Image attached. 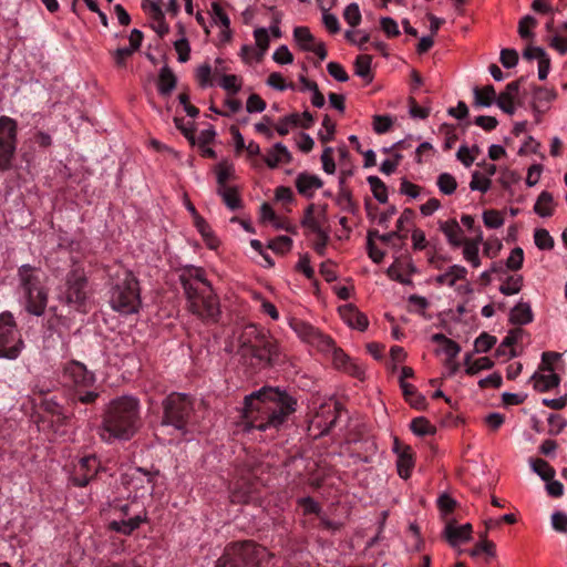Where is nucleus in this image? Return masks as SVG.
<instances>
[{
    "label": "nucleus",
    "instance_id": "obj_12",
    "mask_svg": "<svg viewBox=\"0 0 567 567\" xmlns=\"http://www.w3.org/2000/svg\"><path fill=\"white\" fill-rule=\"evenodd\" d=\"M18 123L12 117L0 116V171H8L17 150Z\"/></svg>",
    "mask_w": 567,
    "mask_h": 567
},
{
    "label": "nucleus",
    "instance_id": "obj_51",
    "mask_svg": "<svg viewBox=\"0 0 567 567\" xmlns=\"http://www.w3.org/2000/svg\"><path fill=\"white\" fill-rule=\"evenodd\" d=\"M537 20L533 16H525L518 22V34L522 39H533V29L537 25Z\"/></svg>",
    "mask_w": 567,
    "mask_h": 567
},
{
    "label": "nucleus",
    "instance_id": "obj_58",
    "mask_svg": "<svg viewBox=\"0 0 567 567\" xmlns=\"http://www.w3.org/2000/svg\"><path fill=\"white\" fill-rule=\"evenodd\" d=\"M321 128L318 133L319 140L322 143H327L333 140L334 132H336V124L334 122L326 115L322 120Z\"/></svg>",
    "mask_w": 567,
    "mask_h": 567
},
{
    "label": "nucleus",
    "instance_id": "obj_54",
    "mask_svg": "<svg viewBox=\"0 0 567 567\" xmlns=\"http://www.w3.org/2000/svg\"><path fill=\"white\" fill-rule=\"evenodd\" d=\"M534 240L535 245L542 250H550L555 244L550 234L544 228L535 230Z\"/></svg>",
    "mask_w": 567,
    "mask_h": 567
},
{
    "label": "nucleus",
    "instance_id": "obj_43",
    "mask_svg": "<svg viewBox=\"0 0 567 567\" xmlns=\"http://www.w3.org/2000/svg\"><path fill=\"white\" fill-rule=\"evenodd\" d=\"M523 288V276L511 275L507 276L503 284L499 286V292L504 296H513L518 293Z\"/></svg>",
    "mask_w": 567,
    "mask_h": 567
},
{
    "label": "nucleus",
    "instance_id": "obj_35",
    "mask_svg": "<svg viewBox=\"0 0 567 567\" xmlns=\"http://www.w3.org/2000/svg\"><path fill=\"white\" fill-rule=\"evenodd\" d=\"M432 341L441 346V350L446 355L447 360L455 359L461 351L458 343L445 337L443 333L433 334Z\"/></svg>",
    "mask_w": 567,
    "mask_h": 567
},
{
    "label": "nucleus",
    "instance_id": "obj_32",
    "mask_svg": "<svg viewBox=\"0 0 567 567\" xmlns=\"http://www.w3.org/2000/svg\"><path fill=\"white\" fill-rule=\"evenodd\" d=\"M534 315L528 302H518L509 313V321L514 324H528L533 321Z\"/></svg>",
    "mask_w": 567,
    "mask_h": 567
},
{
    "label": "nucleus",
    "instance_id": "obj_34",
    "mask_svg": "<svg viewBox=\"0 0 567 567\" xmlns=\"http://www.w3.org/2000/svg\"><path fill=\"white\" fill-rule=\"evenodd\" d=\"M532 380H534L535 390L539 392H546L556 388L560 381L559 377L554 371L548 373H534Z\"/></svg>",
    "mask_w": 567,
    "mask_h": 567
},
{
    "label": "nucleus",
    "instance_id": "obj_45",
    "mask_svg": "<svg viewBox=\"0 0 567 567\" xmlns=\"http://www.w3.org/2000/svg\"><path fill=\"white\" fill-rule=\"evenodd\" d=\"M300 114L291 113L287 116L279 118L275 128L280 136L287 135L291 128L299 126L300 123Z\"/></svg>",
    "mask_w": 567,
    "mask_h": 567
},
{
    "label": "nucleus",
    "instance_id": "obj_25",
    "mask_svg": "<svg viewBox=\"0 0 567 567\" xmlns=\"http://www.w3.org/2000/svg\"><path fill=\"white\" fill-rule=\"evenodd\" d=\"M444 534L450 545L455 547L470 540L472 525L468 523L463 525L447 524Z\"/></svg>",
    "mask_w": 567,
    "mask_h": 567
},
{
    "label": "nucleus",
    "instance_id": "obj_11",
    "mask_svg": "<svg viewBox=\"0 0 567 567\" xmlns=\"http://www.w3.org/2000/svg\"><path fill=\"white\" fill-rule=\"evenodd\" d=\"M87 278L83 269H72L65 278L64 286L60 289L59 299L76 310L82 309L89 299Z\"/></svg>",
    "mask_w": 567,
    "mask_h": 567
},
{
    "label": "nucleus",
    "instance_id": "obj_63",
    "mask_svg": "<svg viewBox=\"0 0 567 567\" xmlns=\"http://www.w3.org/2000/svg\"><path fill=\"white\" fill-rule=\"evenodd\" d=\"M495 343V337L488 333H482L480 337L476 338L474 342L475 351L481 353L487 352L494 347Z\"/></svg>",
    "mask_w": 567,
    "mask_h": 567
},
{
    "label": "nucleus",
    "instance_id": "obj_50",
    "mask_svg": "<svg viewBox=\"0 0 567 567\" xmlns=\"http://www.w3.org/2000/svg\"><path fill=\"white\" fill-rule=\"evenodd\" d=\"M178 30L179 33L182 34V38L174 42V49L178 54V61L185 63L189 60L190 45L188 40L184 37L183 25H179Z\"/></svg>",
    "mask_w": 567,
    "mask_h": 567
},
{
    "label": "nucleus",
    "instance_id": "obj_55",
    "mask_svg": "<svg viewBox=\"0 0 567 567\" xmlns=\"http://www.w3.org/2000/svg\"><path fill=\"white\" fill-rule=\"evenodd\" d=\"M466 364H467L466 372L468 374H476L477 372H480L482 370L491 369L494 365V362L487 357H482V358L474 360L473 362H470V357H467Z\"/></svg>",
    "mask_w": 567,
    "mask_h": 567
},
{
    "label": "nucleus",
    "instance_id": "obj_29",
    "mask_svg": "<svg viewBox=\"0 0 567 567\" xmlns=\"http://www.w3.org/2000/svg\"><path fill=\"white\" fill-rule=\"evenodd\" d=\"M146 516L137 514L128 519H122V520H112L109 524V528L111 530L124 534V535H131L135 529L140 527V525L145 520Z\"/></svg>",
    "mask_w": 567,
    "mask_h": 567
},
{
    "label": "nucleus",
    "instance_id": "obj_27",
    "mask_svg": "<svg viewBox=\"0 0 567 567\" xmlns=\"http://www.w3.org/2000/svg\"><path fill=\"white\" fill-rule=\"evenodd\" d=\"M467 269L461 265H452L444 272L435 277V282L441 286L453 287L456 281L465 280Z\"/></svg>",
    "mask_w": 567,
    "mask_h": 567
},
{
    "label": "nucleus",
    "instance_id": "obj_8",
    "mask_svg": "<svg viewBox=\"0 0 567 567\" xmlns=\"http://www.w3.org/2000/svg\"><path fill=\"white\" fill-rule=\"evenodd\" d=\"M271 558L268 549L251 540L229 544L216 567H266Z\"/></svg>",
    "mask_w": 567,
    "mask_h": 567
},
{
    "label": "nucleus",
    "instance_id": "obj_37",
    "mask_svg": "<svg viewBox=\"0 0 567 567\" xmlns=\"http://www.w3.org/2000/svg\"><path fill=\"white\" fill-rule=\"evenodd\" d=\"M496 91L493 85L474 87V101L478 106L488 107L493 103H496Z\"/></svg>",
    "mask_w": 567,
    "mask_h": 567
},
{
    "label": "nucleus",
    "instance_id": "obj_53",
    "mask_svg": "<svg viewBox=\"0 0 567 567\" xmlns=\"http://www.w3.org/2000/svg\"><path fill=\"white\" fill-rule=\"evenodd\" d=\"M361 11L358 3L352 2L344 8L343 19L351 28L358 27L361 22Z\"/></svg>",
    "mask_w": 567,
    "mask_h": 567
},
{
    "label": "nucleus",
    "instance_id": "obj_10",
    "mask_svg": "<svg viewBox=\"0 0 567 567\" xmlns=\"http://www.w3.org/2000/svg\"><path fill=\"white\" fill-rule=\"evenodd\" d=\"M23 346L13 315L10 311L0 313V358L17 359Z\"/></svg>",
    "mask_w": 567,
    "mask_h": 567
},
{
    "label": "nucleus",
    "instance_id": "obj_60",
    "mask_svg": "<svg viewBox=\"0 0 567 567\" xmlns=\"http://www.w3.org/2000/svg\"><path fill=\"white\" fill-rule=\"evenodd\" d=\"M491 185L492 182L487 176H484L478 172H474L472 174V179L470 182V188L472 190H480L481 193H486L489 190Z\"/></svg>",
    "mask_w": 567,
    "mask_h": 567
},
{
    "label": "nucleus",
    "instance_id": "obj_64",
    "mask_svg": "<svg viewBox=\"0 0 567 567\" xmlns=\"http://www.w3.org/2000/svg\"><path fill=\"white\" fill-rule=\"evenodd\" d=\"M298 505L302 508L305 515L316 514L318 516L321 515V507L318 502H316L312 497H301L297 501Z\"/></svg>",
    "mask_w": 567,
    "mask_h": 567
},
{
    "label": "nucleus",
    "instance_id": "obj_16",
    "mask_svg": "<svg viewBox=\"0 0 567 567\" xmlns=\"http://www.w3.org/2000/svg\"><path fill=\"white\" fill-rule=\"evenodd\" d=\"M293 40L296 41L300 50L315 53L321 61H323L327 58L328 53L324 43L321 41H317V39L310 32L309 28H295Z\"/></svg>",
    "mask_w": 567,
    "mask_h": 567
},
{
    "label": "nucleus",
    "instance_id": "obj_49",
    "mask_svg": "<svg viewBox=\"0 0 567 567\" xmlns=\"http://www.w3.org/2000/svg\"><path fill=\"white\" fill-rule=\"evenodd\" d=\"M436 185L444 195H452L457 188L455 177L450 173H442L437 176Z\"/></svg>",
    "mask_w": 567,
    "mask_h": 567
},
{
    "label": "nucleus",
    "instance_id": "obj_59",
    "mask_svg": "<svg viewBox=\"0 0 567 567\" xmlns=\"http://www.w3.org/2000/svg\"><path fill=\"white\" fill-rule=\"evenodd\" d=\"M219 85L228 93L236 94L241 89V82L235 74H225L220 78Z\"/></svg>",
    "mask_w": 567,
    "mask_h": 567
},
{
    "label": "nucleus",
    "instance_id": "obj_46",
    "mask_svg": "<svg viewBox=\"0 0 567 567\" xmlns=\"http://www.w3.org/2000/svg\"><path fill=\"white\" fill-rule=\"evenodd\" d=\"M463 247L462 254L465 261H467L473 268L481 266L480 247L474 243L464 240L461 245Z\"/></svg>",
    "mask_w": 567,
    "mask_h": 567
},
{
    "label": "nucleus",
    "instance_id": "obj_48",
    "mask_svg": "<svg viewBox=\"0 0 567 567\" xmlns=\"http://www.w3.org/2000/svg\"><path fill=\"white\" fill-rule=\"evenodd\" d=\"M411 431L419 436L432 435L435 427L423 416L415 417L410 424Z\"/></svg>",
    "mask_w": 567,
    "mask_h": 567
},
{
    "label": "nucleus",
    "instance_id": "obj_61",
    "mask_svg": "<svg viewBox=\"0 0 567 567\" xmlns=\"http://www.w3.org/2000/svg\"><path fill=\"white\" fill-rule=\"evenodd\" d=\"M254 38L257 48L260 50L258 59H260L269 48V33L266 28H257L254 31Z\"/></svg>",
    "mask_w": 567,
    "mask_h": 567
},
{
    "label": "nucleus",
    "instance_id": "obj_24",
    "mask_svg": "<svg viewBox=\"0 0 567 567\" xmlns=\"http://www.w3.org/2000/svg\"><path fill=\"white\" fill-rule=\"evenodd\" d=\"M264 161L269 168H276L280 164H289L292 161V156L289 150L278 142L267 151Z\"/></svg>",
    "mask_w": 567,
    "mask_h": 567
},
{
    "label": "nucleus",
    "instance_id": "obj_19",
    "mask_svg": "<svg viewBox=\"0 0 567 567\" xmlns=\"http://www.w3.org/2000/svg\"><path fill=\"white\" fill-rule=\"evenodd\" d=\"M327 221V206H322L318 213H316L315 204H310L306 212L301 225L308 228L311 233L317 234L326 230L323 225Z\"/></svg>",
    "mask_w": 567,
    "mask_h": 567
},
{
    "label": "nucleus",
    "instance_id": "obj_39",
    "mask_svg": "<svg viewBox=\"0 0 567 567\" xmlns=\"http://www.w3.org/2000/svg\"><path fill=\"white\" fill-rule=\"evenodd\" d=\"M194 225H195L196 229L198 230V233L202 235L206 245L210 249H216L218 247L219 241L215 237L209 224L202 216H196V220H194Z\"/></svg>",
    "mask_w": 567,
    "mask_h": 567
},
{
    "label": "nucleus",
    "instance_id": "obj_2",
    "mask_svg": "<svg viewBox=\"0 0 567 567\" xmlns=\"http://www.w3.org/2000/svg\"><path fill=\"white\" fill-rule=\"evenodd\" d=\"M187 310L206 322H216L220 315L218 297L205 269L195 266L185 267L179 274Z\"/></svg>",
    "mask_w": 567,
    "mask_h": 567
},
{
    "label": "nucleus",
    "instance_id": "obj_41",
    "mask_svg": "<svg viewBox=\"0 0 567 567\" xmlns=\"http://www.w3.org/2000/svg\"><path fill=\"white\" fill-rule=\"evenodd\" d=\"M413 466L414 462L411 450L406 447L398 456L396 467L399 475L404 480L409 478Z\"/></svg>",
    "mask_w": 567,
    "mask_h": 567
},
{
    "label": "nucleus",
    "instance_id": "obj_3",
    "mask_svg": "<svg viewBox=\"0 0 567 567\" xmlns=\"http://www.w3.org/2000/svg\"><path fill=\"white\" fill-rule=\"evenodd\" d=\"M141 426V405L137 398L122 395L106 405L101 425V437L111 442L128 441Z\"/></svg>",
    "mask_w": 567,
    "mask_h": 567
},
{
    "label": "nucleus",
    "instance_id": "obj_28",
    "mask_svg": "<svg viewBox=\"0 0 567 567\" xmlns=\"http://www.w3.org/2000/svg\"><path fill=\"white\" fill-rule=\"evenodd\" d=\"M177 84V78L171 68L164 65L159 70L157 90L162 96H168Z\"/></svg>",
    "mask_w": 567,
    "mask_h": 567
},
{
    "label": "nucleus",
    "instance_id": "obj_6",
    "mask_svg": "<svg viewBox=\"0 0 567 567\" xmlns=\"http://www.w3.org/2000/svg\"><path fill=\"white\" fill-rule=\"evenodd\" d=\"M110 306L114 311L125 316L138 312L140 285L131 270L121 268L115 272L110 289Z\"/></svg>",
    "mask_w": 567,
    "mask_h": 567
},
{
    "label": "nucleus",
    "instance_id": "obj_15",
    "mask_svg": "<svg viewBox=\"0 0 567 567\" xmlns=\"http://www.w3.org/2000/svg\"><path fill=\"white\" fill-rule=\"evenodd\" d=\"M289 327L301 341L312 346L318 351L327 350L332 347V339L329 336L322 333L319 329L305 320L291 318L289 320Z\"/></svg>",
    "mask_w": 567,
    "mask_h": 567
},
{
    "label": "nucleus",
    "instance_id": "obj_9",
    "mask_svg": "<svg viewBox=\"0 0 567 567\" xmlns=\"http://www.w3.org/2000/svg\"><path fill=\"white\" fill-rule=\"evenodd\" d=\"M163 425H171L182 435L192 433L194 404L189 395L184 393H171L162 403Z\"/></svg>",
    "mask_w": 567,
    "mask_h": 567
},
{
    "label": "nucleus",
    "instance_id": "obj_40",
    "mask_svg": "<svg viewBox=\"0 0 567 567\" xmlns=\"http://www.w3.org/2000/svg\"><path fill=\"white\" fill-rule=\"evenodd\" d=\"M371 63L372 56L368 54H361L357 56L354 62L355 74L362 78L367 83H370L373 80Z\"/></svg>",
    "mask_w": 567,
    "mask_h": 567
},
{
    "label": "nucleus",
    "instance_id": "obj_5",
    "mask_svg": "<svg viewBox=\"0 0 567 567\" xmlns=\"http://www.w3.org/2000/svg\"><path fill=\"white\" fill-rule=\"evenodd\" d=\"M18 293L27 312L40 317L48 305V289L42 271L31 265H22L18 269Z\"/></svg>",
    "mask_w": 567,
    "mask_h": 567
},
{
    "label": "nucleus",
    "instance_id": "obj_31",
    "mask_svg": "<svg viewBox=\"0 0 567 567\" xmlns=\"http://www.w3.org/2000/svg\"><path fill=\"white\" fill-rule=\"evenodd\" d=\"M555 206L556 204L554 202L553 195L547 190H543L536 199L534 212L539 217H550L555 212Z\"/></svg>",
    "mask_w": 567,
    "mask_h": 567
},
{
    "label": "nucleus",
    "instance_id": "obj_7",
    "mask_svg": "<svg viewBox=\"0 0 567 567\" xmlns=\"http://www.w3.org/2000/svg\"><path fill=\"white\" fill-rule=\"evenodd\" d=\"M62 384L72 391L73 399L82 404H92L100 396L95 388L96 377L85 364L71 360L63 364Z\"/></svg>",
    "mask_w": 567,
    "mask_h": 567
},
{
    "label": "nucleus",
    "instance_id": "obj_42",
    "mask_svg": "<svg viewBox=\"0 0 567 567\" xmlns=\"http://www.w3.org/2000/svg\"><path fill=\"white\" fill-rule=\"evenodd\" d=\"M217 194L230 210H236L241 206V200L235 187H217Z\"/></svg>",
    "mask_w": 567,
    "mask_h": 567
},
{
    "label": "nucleus",
    "instance_id": "obj_21",
    "mask_svg": "<svg viewBox=\"0 0 567 567\" xmlns=\"http://www.w3.org/2000/svg\"><path fill=\"white\" fill-rule=\"evenodd\" d=\"M339 313L342 320L351 328L364 331L369 324L365 315L360 312L353 305L348 303L339 307Z\"/></svg>",
    "mask_w": 567,
    "mask_h": 567
},
{
    "label": "nucleus",
    "instance_id": "obj_22",
    "mask_svg": "<svg viewBox=\"0 0 567 567\" xmlns=\"http://www.w3.org/2000/svg\"><path fill=\"white\" fill-rule=\"evenodd\" d=\"M520 80L508 83L505 90L496 97V105L505 113L513 115L515 113L514 101L518 95Z\"/></svg>",
    "mask_w": 567,
    "mask_h": 567
},
{
    "label": "nucleus",
    "instance_id": "obj_36",
    "mask_svg": "<svg viewBox=\"0 0 567 567\" xmlns=\"http://www.w3.org/2000/svg\"><path fill=\"white\" fill-rule=\"evenodd\" d=\"M219 71L216 68L215 71H213V68L208 63H203L198 65L195 70V79L198 83V85L202 89H206L214 85L213 75H218Z\"/></svg>",
    "mask_w": 567,
    "mask_h": 567
},
{
    "label": "nucleus",
    "instance_id": "obj_23",
    "mask_svg": "<svg viewBox=\"0 0 567 567\" xmlns=\"http://www.w3.org/2000/svg\"><path fill=\"white\" fill-rule=\"evenodd\" d=\"M557 97V93L553 89L547 87H535L533 92L532 107L533 111L539 116V114L546 112L549 109L550 103ZM539 117H537V122Z\"/></svg>",
    "mask_w": 567,
    "mask_h": 567
},
{
    "label": "nucleus",
    "instance_id": "obj_47",
    "mask_svg": "<svg viewBox=\"0 0 567 567\" xmlns=\"http://www.w3.org/2000/svg\"><path fill=\"white\" fill-rule=\"evenodd\" d=\"M336 204L338 207L347 213L353 214L355 212V204L352 199V194L349 188H342L339 189L337 197H336Z\"/></svg>",
    "mask_w": 567,
    "mask_h": 567
},
{
    "label": "nucleus",
    "instance_id": "obj_26",
    "mask_svg": "<svg viewBox=\"0 0 567 567\" xmlns=\"http://www.w3.org/2000/svg\"><path fill=\"white\" fill-rule=\"evenodd\" d=\"M440 230L446 237L447 243L453 247H461L466 239L456 219L452 218L439 223Z\"/></svg>",
    "mask_w": 567,
    "mask_h": 567
},
{
    "label": "nucleus",
    "instance_id": "obj_52",
    "mask_svg": "<svg viewBox=\"0 0 567 567\" xmlns=\"http://www.w3.org/2000/svg\"><path fill=\"white\" fill-rule=\"evenodd\" d=\"M483 223L487 228L497 229L504 225V217L499 210L488 209L483 213Z\"/></svg>",
    "mask_w": 567,
    "mask_h": 567
},
{
    "label": "nucleus",
    "instance_id": "obj_4",
    "mask_svg": "<svg viewBox=\"0 0 567 567\" xmlns=\"http://www.w3.org/2000/svg\"><path fill=\"white\" fill-rule=\"evenodd\" d=\"M238 352L243 358H249L252 364L270 367L278 360L280 349L277 340L267 331L249 323L238 337Z\"/></svg>",
    "mask_w": 567,
    "mask_h": 567
},
{
    "label": "nucleus",
    "instance_id": "obj_44",
    "mask_svg": "<svg viewBox=\"0 0 567 567\" xmlns=\"http://www.w3.org/2000/svg\"><path fill=\"white\" fill-rule=\"evenodd\" d=\"M373 197L380 203L385 204L388 202V187L378 176H369L367 178Z\"/></svg>",
    "mask_w": 567,
    "mask_h": 567
},
{
    "label": "nucleus",
    "instance_id": "obj_33",
    "mask_svg": "<svg viewBox=\"0 0 567 567\" xmlns=\"http://www.w3.org/2000/svg\"><path fill=\"white\" fill-rule=\"evenodd\" d=\"M401 390L403 392L405 401L414 409L416 410H423L426 406V400L425 398L417 392L416 388L406 382L402 381Z\"/></svg>",
    "mask_w": 567,
    "mask_h": 567
},
{
    "label": "nucleus",
    "instance_id": "obj_13",
    "mask_svg": "<svg viewBox=\"0 0 567 567\" xmlns=\"http://www.w3.org/2000/svg\"><path fill=\"white\" fill-rule=\"evenodd\" d=\"M122 485L127 492V497L142 498L151 495L154 489V475L141 467H130L122 474Z\"/></svg>",
    "mask_w": 567,
    "mask_h": 567
},
{
    "label": "nucleus",
    "instance_id": "obj_1",
    "mask_svg": "<svg viewBox=\"0 0 567 567\" xmlns=\"http://www.w3.org/2000/svg\"><path fill=\"white\" fill-rule=\"evenodd\" d=\"M297 401L286 393L274 388H264L245 398L243 423L247 431L258 430L266 433V437L275 434L296 411Z\"/></svg>",
    "mask_w": 567,
    "mask_h": 567
},
{
    "label": "nucleus",
    "instance_id": "obj_56",
    "mask_svg": "<svg viewBox=\"0 0 567 567\" xmlns=\"http://www.w3.org/2000/svg\"><path fill=\"white\" fill-rule=\"evenodd\" d=\"M523 262L524 251L520 247H515L507 257L505 266L508 270L517 271L523 267Z\"/></svg>",
    "mask_w": 567,
    "mask_h": 567
},
{
    "label": "nucleus",
    "instance_id": "obj_17",
    "mask_svg": "<svg viewBox=\"0 0 567 567\" xmlns=\"http://www.w3.org/2000/svg\"><path fill=\"white\" fill-rule=\"evenodd\" d=\"M100 461L95 455L82 457L75 466L72 481L74 485L83 487L97 474Z\"/></svg>",
    "mask_w": 567,
    "mask_h": 567
},
{
    "label": "nucleus",
    "instance_id": "obj_14",
    "mask_svg": "<svg viewBox=\"0 0 567 567\" xmlns=\"http://www.w3.org/2000/svg\"><path fill=\"white\" fill-rule=\"evenodd\" d=\"M340 414L338 402L322 403L309 422L308 430L313 437L322 436L336 425Z\"/></svg>",
    "mask_w": 567,
    "mask_h": 567
},
{
    "label": "nucleus",
    "instance_id": "obj_18",
    "mask_svg": "<svg viewBox=\"0 0 567 567\" xmlns=\"http://www.w3.org/2000/svg\"><path fill=\"white\" fill-rule=\"evenodd\" d=\"M319 351L323 353H331L333 364L337 369L343 370L352 377L359 379L363 378V369L357 364L349 355H347L342 349L338 348L333 340L332 347L330 349Z\"/></svg>",
    "mask_w": 567,
    "mask_h": 567
},
{
    "label": "nucleus",
    "instance_id": "obj_57",
    "mask_svg": "<svg viewBox=\"0 0 567 567\" xmlns=\"http://www.w3.org/2000/svg\"><path fill=\"white\" fill-rule=\"evenodd\" d=\"M533 470L544 481H550L555 476V470L544 460L537 458L532 463Z\"/></svg>",
    "mask_w": 567,
    "mask_h": 567
},
{
    "label": "nucleus",
    "instance_id": "obj_38",
    "mask_svg": "<svg viewBox=\"0 0 567 567\" xmlns=\"http://www.w3.org/2000/svg\"><path fill=\"white\" fill-rule=\"evenodd\" d=\"M254 486L248 482H237L231 491L233 503H248L252 499Z\"/></svg>",
    "mask_w": 567,
    "mask_h": 567
},
{
    "label": "nucleus",
    "instance_id": "obj_62",
    "mask_svg": "<svg viewBox=\"0 0 567 567\" xmlns=\"http://www.w3.org/2000/svg\"><path fill=\"white\" fill-rule=\"evenodd\" d=\"M374 235H378V230H370L368 233V243H367L368 255L372 259L373 262L380 264L384 258V252L374 245V243H373Z\"/></svg>",
    "mask_w": 567,
    "mask_h": 567
},
{
    "label": "nucleus",
    "instance_id": "obj_20",
    "mask_svg": "<svg viewBox=\"0 0 567 567\" xmlns=\"http://www.w3.org/2000/svg\"><path fill=\"white\" fill-rule=\"evenodd\" d=\"M295 185L301 196L312 198L315 193L322 187L323 183L319 176L302 172L296 177Z\"/></svg>",
    "mask_w": 567,
    "mask_h": 567
},
{
    "label": "nucleus",
    "instance_id": "obj_30",
    "mask_svg": "<svg viewBox=\"0 0 567 567\" xmlns=\"http://www.w3.org/2000/svg\"><path fill=\"white\" fill-rule=\"evenodd\" d=\"M524 336V330L522 328H515L508 332V334L503 339L502 343L498 346L496 350V354L498 357L506 355L508 352V357H515L516 353L513 349V346L522 340Z\"/></svg>",
    "mask_w": 567,
    "mask_h": 567
}]
</instances>
